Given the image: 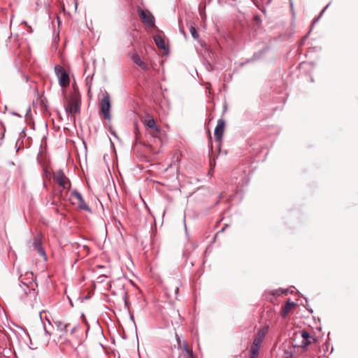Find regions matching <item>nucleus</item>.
Returning a JSON list of instances; mask_svg holds the SVG:
<instances>
[{
    "mask_svg": "<svg viewBox=\"0 0 358 358\" xmlns=\"http://www.w3.org/2000/svg\"><path fill=\"white\" fill-rule=\"evenodd\" d=\"M24 282H28V281H29V280L27 278V279H24Z\"/></svg>",
    "mask_w": 358,
    "mask_h": 358,
    "instance_id": "obj_30",
    "label": "nucleus"
},
{
    "mask_svg": "<svg viewBox=\"0 0 358 358\" xmlns=\"http://www.w3.org/2000/svg\"><path fill=\"white\" fill-rule=\"evenodd\" d=\"M53 322L55 325L58 329V330H59L62 333L60 337H62V336H67L68 328L69 327L70 324L60 320H53Z\"/></svg>",
    "mask_w": 358,
    "mask_h": 358,
    "instance_id": "obj_13",
    "label": "nucleus"
},
{
    "mask_svg": "<svg viewBox=\"0 0 358 358\" xmlns=\"http://www.w3.org/2000/svg\"><path fill=\"white\" fill-rule=\"evenodd\" d=\"M80 329V325L78 324L71 328L69 335L68 338H66L67 341L72 343H79L80 340L78 336L77 335V332Z\"/></svg>",
    "mask_w": 358,
    "mask_h": 358,
    "instance_id": "obj_16",
    "label": "nucleus"
},
{
    "mask_svg": "<svg viewBox=\"0 0 358 358\" xmlns=\"http://www.w3.org/2000/svg\"><path fill=\"white\" fill-rule=\"evenodd\" d=\"M329 5L326 6V7L322 10L320 15H322V13L324 12V10H326V8L328 7Z\"/></svg>",
    "mask_w": 358,
    "mask_h": 358,
    "instance_id": "obj_28",
    "label": "nucleus"
},
{
    "mask_svg": "<svg viewBox=\"0 0 358 358\" xmlns=\"http://www.w3.org/2000/svg\"><path fill=\"white\" fill-rule=\"evenodd\" d=\"M53 179L56 181L59 186L62 187L63 190H69L71 188V181L66 176L62 170H58L53 173Z\"/></svg>",
    "mask_w": 358,
    "mask_h": 358,
    "instance_id": "obj_4",
    "label": "nucleus"
},
{
    "mask_svg": "<svg viewBox=\"0 0 358 358\" xmlns=\"http://www.w3.org/2000/svg\"><path fill=\"white\" fill-rule=\"evenodd\" d=\"M124 280L121 279H117L115 281H113L112 283L110 285V289L113 292V294H116L115 289H118L120 292V293L123 296V299L124 301L125 306L129 307V302H128V293L124 289Z\"/></svg>",
    "mask_w": 358,
    "mask_h": 358,
    "instance_id": "obj_7",
    "label": "nucleus"
},
{
    "mask_svg": "<svg viewBox=\"0 0 358 358\" xmlns=\"http://www.w3.org/2000/svg\"><path fill=\"white\" fill-rule=\"evenodd\" d=\"M189 31L194 38H195V39L199 38V33L197 32V30L195 28V27L193 26L192 24H191L189 27Z\"/></svg>",
    "mask_w": 358,
    "mask_h": 358,
    "instance_id": "obj_22",
    "label": "nucleus"
},
{
    "mask_svg": "<svg viewBox=\"0 0 358 358\" xmlns=\"http://www.w3.org/2000/svg\"><path fill=\"white\" fill-rule=\"evenodd\" d=\"M142 122L145 126L152 129L151 135L154 138H157L159 136L161 132V128L157 124L155 120L153 118L152 115H150V114H147L145 116L144 119L142 120Z\"/></svg>",
    "mask_w": 358,
    "mask_h": 358,
    "instance_id": "obj_5",
    "label": "nucleus"
},
{
    "mask_svg": "<svg viewBox=\"0 0 358 358\" xmlns=\"http://www.w3.org/2000/svg\"><path fill=\"white\" fill-rule=\"evenodd\" d=\"M182 350V353H193L192 348L189 346L187 341H184L182 343V348H179Z\"/></svg>",
    "mask_w": 358,
    "mask_h": 358,
    "instance_id": "obj_21",
    "label": "nucleus"
},
{
    "mask_svg": "<svg viewBox=\"0 0 358 358\" xmlns=\"http://www.w3.org/2000/svg\"><path fill=\"white\" fill-rule=\"evenodd\" d=\"M81 106V95L78 89H74L66 99L64 104L66 113L69 114H80Z\"/></svg>",
    "mask_w": 358,
    "mask_h": 358,
    "instance_id": "obj_1",
    "label": "nucleus"
},
{
    "mask_svg": "<svg viewBox=\"0 0 358 358\" xmlns=\"http://www.w3.org/2000/svg\"><path fill=\"white\" fill-rule=\"evenodd\" d=\"M301 336L303 338L301 343L303 348H306L312 343V341L315 340L313 337L310 336V334L306 330H302L301 331Z\"/></svg>",
    "mask_w": 358,
    "mask_h": 358,
    "instance_id": "obj_17",
    "label": "nucleus"
},
{
    "mask_svg": "<svg viewBox=\"0 0 358 358\" xmlns=\"http://www.w3.org/2000/svg\"><path fill=\"white\" fill-rule=\"evenodd\" d=\"M138 15L142 21V22L150 27H155V17L148 10H144L143 9L139 8L138 9Z\"/></svg>",
    "mask_w": 358,
    "mask_h": 358,
    "instance_id": "obj_8",
    "label": "nucleus"
},
{
    "mask_svg": "<svg viewBox=\"0 0 358 358\" xmlns=\"http://www.w3.org/2000/svg\"><path fill=\"white\" fill-rule=\"evenodd\" d=\"M62 192H61L59 193V196H62Z\"/></svg>",
    "mask_w": 358,
    "mask_h": 358,
    "instance_id": "obj_31",
    "label": "nucleus"
},
{
    "mask_svg": "<svg viewBox=\"0 0 358 358\" xmlns=\"http://www.w3.org/2000/svg\"><path fill=\"white\" fill-rule=\"evenodd\" d=\"M178 358H197L194 353H182L180 352Z\"/></svg>",
    "mask_w": 358,
    "mask_h": 358,
    "instance_id": "obj_23",
    "label": "nucleus"
},
{
    "mask_svg": "<svg viewBox=\"0 0 358 358\" xmlns=\"http://www.w3.org/2000/svg\"><path fill=\"white\" fill-rule=\"evenodd\" d=\"M52 204H55V205H57V202H55V201H53V202H52Z\"/></svg>",
    "mask_w": 358,
    "mask_h": 358,
    "instance_id": "obj_29",
    "label": "nucleus"
},
{
    "mask_svg": "<svg viewBox=\"0 0 358 358\" xmlns=\"http://www.w3.org/2000/svg\"><path fill=\"white\" fill-rule=\"evenodd\" d=\"M71 196L78 200L77 204H78V207L80 210H85L88 213H92L91 208L89 207V206L85 201L81 194L78 190L74 189L71 192Z\"/></svg>",
    "mask_w": 358,
    "mask_h": 358,
    "instance_id": "obj_10",
    "label": "nucleus"
},
{
    "mask_svg": "<svg viewBox=\"0 0 358 358\" xmlns=\"http://www.w3.org/2000/svg\"><path fill=\"white\" fill-rule=\"evenodd\" d=\"M132 62L138 66L142 70L146 71L148 69V65L143 62L138 54L136 52H134L131 57Z\"/></svg>",
    "mask_w": 358,
    "mask_h": 358,
    "instance_id": "obj_14",
    "label": "nucleus"
},
{
    "mask_svg": "<svg viewBox=\"0 0 358 358\" xmlns=\"http://www.w3.org/2000/svg\"><path fill=\"white\" fill-rule=\"evenodd\" d=\"M296 306V303L294 302L288 301L284 306H282L280 315L282 318H286L291 310Z\"/></svg>",
    "mask_w": 358,
    "mask_h": 358,
    "instance_id": "obj_15",
    "label": "nucleus"
},
{
    "mask_svg": "<svg viewBox=\"0 0 358 358\" xmlns=\"http://www.w3.org/2000/svg\"><path fill=\"white\" fill-rule=\"evenodd\" d=\"M175 337H176V341H177L178 348H182V341L180 340V336H178V334L177 333H176Z\"/></svg>",
    "mask_w": 358,
    "mask_h": 358,
    "instance_id": "obj_24",
    "label": "nucleus"
},
{
    "mask_svg": "<svg viewBox=\"0 0 358 358\" xmlns=\"http://www.w3.org/2000/svg\"><path fill=\"white\" fill-rule=\"evenodd\" d=\"M262 342V341L257 338L256 337L254 338L252 344L250 347L249 357L258 358L259 349Z\"/></svg>",
    "mask_w": 358,
    "mask_h": 358,
    "instance_id": "obj_11",
    "label": "nucleus"
},
{
    "mask_svg": "<svg viewBox=\"0 0 358 358\" xmlns=\"http://www.w3.org/2000/svg\"><path fill=\"white\" fill-rule=\"evenodd\" d=\"M33 245L41 255L45 256V252L42 247L41 238L39 236L34 237Z\"/></svg>",
    "mask_w": 358,
    "mask_h": 358,
    "instance_id": "obj_18",
    "label": "nucleus"
},
{
    "mask_svg": "<svg viewBox=\"0 0 358 358\" xmlns=\"http://www.w3.org/2000/svg\"><path fill=\"white\" fill-rule=\"evenodd\" d=\"M118 358H120V357H118Z\"/></svg>",
    "mask_w": 358,
    "mask_h": 358,
    "instance_id": "obj_32",
    "label": "nucleus"
},
{
    "mask_svg": "<svg viewBox=\"0 0 358 358\" xmlns=\"http://www.w3.org/2000/svg\"><path fill=\"white\" fill-rule=\"evenodd\" d=\"M72 246L73 248L77 250L76 253L78 255V257H79L80 258L83 259L90 254V249L86 245H80L78 243H74L72 245Z\"/></svg>",
    "mask_w": 358,
    "mask_h": 358,
    "instance_id": "obj_12",
    "label": "nucleus"
},
{
    "mask_svg": "<svg viewBox=\"0 0 358 358\" xmlns=\"http://www.w3.org/2000/svg\"><path fill=\"white\" fill-rule=\"evenodd\" d=\"M153 40L159 49L164 50H168L164 39L160 35L157 34L154 36Z\"/></svg>",
    "mask_w": 358,
    "mask_h": 358,
    "instance_id": "obj_19",
    "label": "nucleus"
},
{
    "mask_svg": "<svg viewBox=\"0 0 358 358\" xmlns=\"http://www.w3.org/2000/svg\"><path fill=\"white\" fill-rule=\"evenodd\" d=\"M110 95L107 92H105L100 101V113L105 120H109L111 118L110 113Z\"/></svg>",
    "mask_w": 358,
    "mask_h": 358,
    "instance_id": "obj_3",
    "label": "nucleus"
},
{
    "mask_svg": "<svg viewBox=\"0 0 358 358\" xmlns=\"http://www.w3.org/2000/svg\"><path fill=\"white\" fill-rule=\"evenodd\" d=\"M55 72L59 79L60 86L62 87H68L70 84V78L64 68L61 65H56Z\"/></svg>",
    "mask_w": 358,
    "mask_h": 358,
    "instance_id": "obj_6",
    "label": "nucleus"
},
{
    "mask_svg": "<svg viewBox=\"0 0 358 358\" xmlns=\"http://www.w3.org/2000/svg\"><path fill=\"white\" fill-rule=\"evenodd\" d=\"M36 278L31 272H27L24 275H20V282L25 287L23 289L25 295H34V287L36 285V283L34 282Z\"/></svg>",
    "mask_w": 358,
    "mask_h": 358,
    "instance_id": "obj_2",
    "label": "nucleus"
},
{
    "mask_svg": "<svg viewBox=\"0 0 358 358\" xmlns=\"http://www.w3.org/2000/svg\"><path fill=\"white\" fill-rule=\"evenodd\" d=\"M225 127V120L222 118L219 119L217 120V126L215 129V139L217 143H218L219 150L220 149L222 136L224 132Z\"/></svg>",
    "mask_w": 358,
    "mask_h": 358,
    "instance_id": "obj_9",
    "label": "nucleus"
},
{
    "mask_svg": "<svg viewBox=\"0 0 358 358\" xmlns=\"http://www.w3.org/2000/svg\"><path fill=\"white\" fill-rule=\"evenodd\" d=\"M253 20L254 21H255L257 22V24L258 25H259L262 22V20L260 18V17L258 15H256L253 17Z\"/></svg>",
    "mask_w": 358,
    "mask_h": 358,
    "instance_id": "obj_25",
    "label": "nucleus"
},
{
    "mask_svg": "<svg viewBox=\"0 0 358 358\" xmlns=\"http://www.w3.org/2000/svg\"><path fill=\"white\" fill-rule=\"evenodd\" d=\"M173 289L174 290L175 292V298H177V295L179 292V287L178 286H175L174 287H173Z\"/></svg>",
    "mask_w": 358,
    "mask_h": 358,
    "instance_id": "obj_27",
    "label": "nucleus"
},
{
    "mask_svg": "<svg viewBox=\"0 0 358 358\" xmlns=\"http://www.w3.org/2000/svg\"><path fill=\"white\" fill-rule=\"evenodd\" d=\"M268 331V326L264 327L258 330L255 337L263 341Z\"/></svg>",
    "mask_w": 358,
    "mask_h": 358,
    "instance_id": "obj_20",
    "label": "nucleus"
},
{
    "mask_svg": "<svg viewBox=\"0 0 358 358\" xmlns=\"http://www.w3.org/2000/svg\"><path fill=\"white\" fill-rule=\"evenodd\" d=\"M208 138H209V146L210 150L213 149V142H212V136L210 130H208Z\"/></svg>",
    "mask_w": 358,
    "mask_h": 358,
    "instance_id": "obj_26",
    "label": "nucleus"
}]
</instances>
